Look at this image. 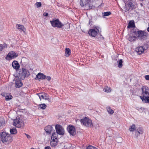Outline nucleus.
<instances>
[{"instance_id": "obj_12", "label": "nucleus", "mask_w": 149, "mask_h": 149, "mask_svg": "<svg viewBox=\"0 0 149 149\" xmlns=\"http://www.w3.org/2000/svg\"><path fill=\"white\" fill-rule=\"evenodd\" d=\"M142 95L143 96H148L149 95V88L145 86H143L142 87Z\"/></svg>"}, {"instance_id": "obj_47", "label": "nucleus", "mask_w": 149, "mask_h": 149, "mask_svg": "<svg viewBox=\"0 0 149 149\" xmlns=\"http://www.w3.org/2000/svg\"><path fill=\"white\" fill-rule=\"evenodd\" d=\"M3 49V47L2 45H0V51L2 50Z\"/></svg>"}, {"instance_id": "obj_35", "label": "nucleus", "mask_w": 149, "mask_h": 149, "mask_svg": "<svg viewBox=\"0 0 149 149\" xmlns=\"http://www.w3.org/2000/svg\"><path fill=\"white\" fill-rule=\"evenodd\" d=\"M107 111L109 113L112 114L113 113H114V111L110 107H109L107 109Z\"/></svg>"}, {"instance_id": "obj_41", "label": "nucleus", "mask_w": 149, "mask_h": 149, "mask_svg": "<svg viewBox=\"0 0 149 149\" xmlns=\"http://www.w3.org/2000/svg\"><path fill=\"white\" fill-rule=\"evenodd\" d=\"M45 95H46V93H44L43 95H41V96H41V98H42V99H44Z\"/></svg>"}, {"instance_id": "obj_33", "label": "nucleus", "mask_w": 149, "mask_h": 149, "mask_svg": "<svg viewBox=\"0 0 149 149\" xmlns=\"http://www.w3.org/2000/svg\"><path fill=\"white\" fill-rule=\"evenodd\" d=\"M111 14V12L110 11L107 12L102 13V16L104 17L109 15Z\"/></svg>"}, {"instance_id": "obj_2", "label": "nucleus", "mask_w": 149, "mask_h": 149, "mask_svg": "<svg viewBox=\"0 0 149 149\" xmlns=\"http://www.w3.org/2000/svg\"><path fill=\"white\" fill-rule=\"evenodd\" d=\"M136 127L134 124H132L130 127L129 130L130 132L135 131V138H138V136L140 134H142L143 132V129L142 127H139L137 129Z\"/></svg>"}, {"instance_id": "obj_27", "label": "nucleus", "mask_w": 149, "mask_h": 149, "mask_svg": "<svg viewBox=\"0 0 149 149\" xmlns=\"http://www.w3.org/2000/svg\"><path fill=\"white\" fill-rule=\"evenodd\" d=\"M58 134L56 133L55 132H54L52 135L51 139H54L56 140H58L57 139L58 138Z\"/></svg>"}, {"instance_id": "obj_29", "label": "nucleus", "mask_w": 149, "mask_h": 149, "mask_svg": "<svg viewBox=\"0 0 149 149\" xmlns=\"http://www.w3.org/2000/svg\"><path fill=\"white\" fill-rule=\"evenodd\" d=\"M5 123V121L3 118L1 117H0V128L3 127Z\"/></svg>"}, {"instance_id": "obj_48", "label": "nucleus", "mask_w": 149, "mask_h": 149, "mask_svg": "<svg viewBox=\"0 0 149 149\" xmlns=\"http://www.w3.org/2000/svg\"><path fill=\"white\" fill-rule=\"evenodd\" d=\"M92 22V21L91 20V19H90L89 20V25H91L92 24H91V23Z\"/></svg>"}, {"instance_id": "obj_6", "label": "nucleus", "mask_w": 149, "mask_h": 149, "mask_svg": "<svg viewBox=\"0 0 149 149\" xmlns=\"http://www.w3.org/2000/svg\"><path fill=\"white\" fill-rule=\"evenodd\" d=\"M0 136L1 140L3 143H5L8 142V143H9L11 142L12 140V138L10 134L5 132L1 133L0 134Z\"/></svg>"}, {"instance_id": "obj_15", "label": "nucleus", "mask_w": 149, "mask_h": 149, "mask_svg": "<svg viewBox=\"0 0 149 149\" xmlns=\"http://www.w3.org/2000/svg\"><path fill=\"white\" fill-rule=\"evenodd\" d=\"M12 66L14 69L16 70L19 69L20 67L19 63L16 61H14L13 62Z\"/></svg>"}, {"instance_id": "obj_11", "label": "nucleus", "mask_w": 149, "mask_h": 149, "mask_svg": "<svg viewBox=\"0 0 149 149\" xmlns=\"http://www.w3.org/2000/svg\"><path fill=\"white\" fill-rule=\"evenodd\" d=\"M18 56L17 54L14 52H11L8 53L6 58V59L10 60L16 58Z\"/></svg>"}, {"instance_id": "obj_1", "label": "nucleus", "mask_w": 149, "mask_h": 149, "mask_svg": "<svg viewBox=\"0 0 149 149\" xmlns=\"http://www.w3.org/2000/svg\"><path fill=\"white\" fill-rule=\"evenodd\" d=\"M133 35H136L138 38L141 41H143L147 39L148 36L147 33L144 31H142L137 29V30H133Z\"/></svg>"}, {"instance_id": "obj_45", "label": "nucleus", "mask_w": 149, "mask_h": 149, "mask_svg": "<svg viewBox=\"0 0 149 149\" xmlns=\"http://www.w3.org/2000/svg\"><path fill=\"white\" fill-rule=\"evenodd\" d=\"M42 94V93H40L37 94V95L39 97V98L40 100H41V96H41V95Z\"/></svg>"}, {"instance_id": "obj_38", "label": "nucleus", "mask_w": 149, "mask_h": 149, "mask_svg": "<svg viewBox=\"0 0 149 149\" xmlns=\"http://www.w3.org/2000/svg\"><path fill=\"white\" fill-rule=\"evenodd\" d=\"M45 79H46L48 81H49L51 79V77L49 76L45 75Z\"/></svg>"}, {"instance_id": "obj_51", "label": "nucleus", "mask_w": 149, "mask_h": 149, "mask_svg": "<svg viewBox=\"0 0 149 149\" xmlns=\"http://www.w3.org/2000/svg\"><path fill=\"white\" fill-rule=\"evenodd\" d=\"M31 149H34L33 148H31Z\"/></svg>"}, {"instance_id": "obj_50", "label": "nucleus", "mask_w": 149, "mask_h": 149, "mask_svg": "<svg viewBox=\"0 0 149 149\" xmlns=\"http://www.w3.org/2000/svg\"><path fill=\"white\" fill-rule=\"evenodd\" d=\"M7 47V45H5V46H4V47Z\"/></svg>"}, {"instance_id": "obj_9", "label": "nucleus", "mask_w": 149, "mask_h": 149, "mask_svg": "<svg viewBox=\"0 0 149 149\" xmlns=\"http://www.w3.org/2000/svg\"><path fill=\"white\" fill-rule=\"evenodd\" d=\"M13 125L18 128L23 127L24 123L23 121H21L19 118L15 119L13 121Z\"/></svg>"}, {"instance_id": "obj_22", "label": "nucleus", "mask_w": 149, "mask_h": 149, "mask_svg": "<svg viewBox=\"0 0 149 149\" xmlns=\"http://www.w3.org/2000/svg\"><path fill=\"white\" fill-rule=\"evenodd\" d=\"M51 141L50 143V145L52 147H55L57 145V141L54 139H51Z\"/></svg>"}, {"instance_id": "obj_18", "label": "nucleus", "mask_w": 149, "mask_h": 149, "mask_svg": "<svg viewBox=\"0 0 149 149\" xmlns=\"http://www.w3.org/2000/svg\"><path fill=\"white\" fill-rule=\"evenodd\" d=\"M15 85L16 88H19L22 86L23 83L20 80H17L15 81Z\"/></svg>"}, {"instance_id": "obj_8", "label": "nucleus", "mask_w": 149, "mask_h": 149, "mask_svg": "<svg viewBox=\"0 0 149 149\" xmlns=\"http://www.w3.org/2000/svg\"><path fill=\"white\" fill-rule=\"evenodd\" d=\"M52 26L54 27H56L60 28H62V23L58 19H53L50 21Z\"/></svg>"}, {"instance_id": "obj_4", "label": "nucleus", "mask_w": 149, "mask_h": 149, "mask_svg": "<svg viewBox=\"0 0 149 149\" xmlns=\"http://www.w3.org/2000/svg\"><path fill=\"white\" fill-rule=\"evenodd\" d=\"M137 7V5L136 2L132 0L130 1L127 5L125 4L124 8L125 12L128 11L129 13L131 10L136 8Z\"/></svg>"}, {"instance_id": "obj_40", "label": "nucleus", "mask_w": 149, "mask_h": 149, "mask_svg": "<svg viewBox=\"0 0 149 149\" xmlns=\"http://www.w3.org/2000/svg\"><path fill=\"white\" fill-rule=\"evenodd\" d=\"M104 38L101 35H100V36L98 38V39L100 40H103Z\"/></svg>"}, {"instance_id": "obj_49", "label": "nucleus", "mask_w": 149, "mask_h": 149, "mask_svg": "<svg viewBox=\"0 0 149 149\" xmlns=\"http://www.w3.org/2000/svg\"><path fill=\"white\" fill-rule=\"evenodd\" d=\"M147 31L149 32V27H148L147 29Z\"/></svg>"}, {"instance_id": "obj_23", "label": "nucleus", "mask_w": 149, "mask_h": 149, "mask_svg": "<svg viewBox=\"0 0 149 149\" xmlns=\"http://www.w3.org/2000/svg\"><path fill=\"white\" fill-rule=\"evenodd\" d=\"M136 35H133V33L132 36H130L129 38V40L130 42H132L133 41H134L136 40Z\"/></svg>"}, {"instance_id": "obj_19", "label": "nucleus", "mask_w": 149, "mask_h": 149, "mask_svg": "<svg viewBox=\"0 0 149 149\" xmlns=\"http://www.w3.org/2000/svg\"><path fill=\"white\" fill-rule=\"evenodd\" d=\"M136 50L138 54H141L144 52V49L143 47L141 46L137 47L136 49Z\"/></svg>"}, {"instance_id": "obj_16", "label": "nucleus", "mask_w": 149, "mask_h": 149, "mask_svg": "<svg viewBox=\"0 0 149 149\" xmlns=\"http://www.w3.org/2000/svg\"><path fill=\"white\" fill-rule=\"evenodd\" d=\"M45 79V75L41 73H38L36 76L35 78L36 79Z\"/></svg>"}, {"instance_id": "obj_37", "label": "nucleus", "mask_w": 149, "mask_h": 149, "mask_svg": "<svg viewBox=\"0 0 149 149\" xmlns=\"http://www.w3.org/2000/svg\"><path fill=\"white\" fill-rule=\"evenodd\" d=\"M86 149H97L95 147H93L91 146H89Z\"/></svg>"}, {"instance_id": "obj_3", "label": "nucleus", "mask_w": 149, "mask_h": 149, "mask_svg": "<svg viewBox=\"0 0 149 149\" xmlns=\"http://www.w3.org/2000/svg\"><path fill=\"white\" fill-rule=\"evenodd\" d=\"M30 75L29 71L25 68H22L19 70L18 78L23 80L26 77H28Z\"/></svg>"}, {"instance_id": "obj_14", "label": "nucleus", "mask_w": 149, "mask_h": 149, "mask_svg": "<svg viewBox=\"0 0 149 149\" xmlns=\"http://www.w3.org/2000/svg\"><path fill=\"white\" fill-rule=\"evenodd\" d=\"M96 29L97 31L95 30L94 29H90L88 32L89 35L92 37H95L97 33V31H99L98 29L96 28Z\"/></svg>"}, {"instance_id": "obj_28", "label": "nucleus", "mask_w": 149, "mask_h": 149, "mask_svg": "<svg viewBox=\"0 0 149 149\" xmlns=\"http://www.w3.org/2000/svg\"><path fill=\"white\" fill-rule=\"evenodd\" d=\"M38 107L39 108H40L43 110L45 109L47 107L46 105L45 104H39L38 105Z\"/></svg>"}, {"instance_id": "obj_32", "label": "nucleus", "mask_w": 149, "mask_h": 149, "mask_svg": "<svg viewBox=\"0 0 149 149\" xmlns=\"http://www.w3.org/2000/svg\"><path fill=\"white\" fill-rule=\"evenodd\" d=\"M118 64V67L119 68H121L122 67L123 61L122 59L119 60L117 61Z\"/></svg>"}, {"instance_id": "obj_24", "label": "nucleus", "mask_w": 149, "mask_h": 149, "mask_svg": "<svg viewBox=\"0 0 149 149\" xmlns=\"http://www.w3.org/2000/svg\"><path fill=\"white\" fill-rule=\"evenodd\" d=\"M17 28L19 30H20L24 32L26 29L24 25L19 24H17L16 25Z\"/></svg>"}, {"instance_id": "obj_44", "label": "nucleus", "mask_w": 149, "mask_h": 149, "mask_svg": "<svg viewBox=\"0 0 149 149\" xmlns=\"http://www.w3.org/2000/svg\"><path fill=\"white\" fill-rule=\"evenodd\" d=\"M25 134L28 139H29L31 138L30 136V135H29L27 134Z\"/></svg>"}, {"instance_id": "obj_17", "label": "nucleus", "mask_w": 149, "mask_h": 149, "mask_svg": "<svg viewBox=\"0 0 149 149\" xmlns=\"http://www.w3.org/2000/svg\"><path fill=\"white\" fill-rule=\"evenodd\" d=\"M53 130V127L50 125L47 126L45 128V130L46 132L49 134H50L51 132Z\"/></svg>"}, {"instance_id": "obj_10", "label": "nucleus", "mask_w": 149, "mask_h": 149, "mask_svg": "<svg viewBox=\"0 0 149 149\" xmlns=\"http://www.w3.org/2000/svg\"><path fill=\"white\" fill-rule=\"evenodd\" d=\"M55 129L56 132L60 135H63L64 134V130L62 126L59 125L57 124L55 125Z\"/></svg>"}, {"instance_id": "obj_25", "label": "nucleus", "mask_w": 149, "mask_h": 149, "mask_svg": "<svg viewBox=\"0 0 149 149\" xmlns=\"http://www.w3.org/2000/svg\"><path fill=\"white\" fill-rule=\"evenodd\" d=\"M135 27V26L134 22V21H130L128 23V26H127V28L130 29Z\"/></svg>"}, {"instance_id": "obj_43", "label": "nucleus", "mask_w": 149, "mask_h": 149, "mask_svg": "<svg viewBox=\"0 0 149 149\" xmlns=\"http://www.w3.org/2000/svg\"><path fill=\"white\" fill-rule=\"evenodd\" d=\"M145 78L146 80H149V75L145 76Z\"/></svg>"}, {"instance_id": "obj_36", "label": "nucleus", "mask_w": 149, "mask_h": 149, "mask_svg": "<svg viewBox=\"0 0 149 149\" xmlns=\"http://www.w3.org/2000/svg\"><path fill=\"white\" fill-rule=\"evenodd\" d=\"M35 5L36 6L37 8L40 7L41 6L42 4L41 2H37L36 3Z\"/></svg>"}, {"instance_id": "obj_30", "label": "nucleus", "mask_w": 149, "mask_h": 149, "mask_svg": "<svg viewBox=\"0 0 149 149\" xmlns=\"http://www.w3.org/2000/svg\"><path fill=\"white\" fill-rule=\"evenodd\" d=\"M10 134H15L17 133V131L16 128H13L10 130Z\"/></svg>"}, {"instance_id": "obj_26", "label": "nucleus", "mask_w": 149, "mask_h": 149, "mask_svg": "<svg viewBox=\"0 0 149 149\" xmlns=\"http://www.w3.org/2000/svg\"><path fill=\"white\" fill-rule=\"evenodd\" d=\"M65 56L67 57L69 56L71 54V50L69 48H66L65 49Z\"/></svg>"}, {"instance_id": "obj_31", "label": "nucleus", "mask_w": 149, "mask_h": 149, "mask_svg": "<svg viewBox=\"0 0 149 149\" xmlns=\"http://www.w3.org/2000/svg\"><path fill=\"white\" fill-rule=\"evenodd\" d=\"M44 99L45 100H47L49 102H52V101L50 97L46 93V95H45Z\"/></svg>"}, {"instance_id": "obj_20", "label": "nucleus", "mask_w": 149, "mask_h": 149, "mask_svg": "<svg viewBox=\"0 0 149 149\" xmlns=\"http://www.w3.org/2000/svg\"><path fill=\"white\" fill-rule=\"evenodd\" d=\"M140 96V99L143 102H145L146 103H149V96Z\"/></svg>"}, {"instance_id": "obj_42", "label": "nucleus", "mask_w": 149, "mask_h": 149, "mask_svg": "<svg viewBox=\"0 0 149 149\" xmlns=\"http://www.w3.org/2000/svg\"><path fill=\"white\" fill-rule=\"evenodd\" d=\"M48 15V13L45 12L43 15V16H44L47 17Z\"/></svg>"}, {"instance_id": "obj_39", "label": "nucleus", "mask_w": 149, "mask_h": 149, "mask_svg": "<svg viewBox=\"0 0 149 149\" xmlns=\"http://www.w3.org/2000/svg\"><path fill=\"white\" fill-rule=\"evenodd\" d=\"M103 91L106 92L108 93L111 92V90L109 89V90H107V88H104Z\"/></svg>"}, {"instance_id": "obj_5", "label": "nucleus", "mask_w": 149, "mask_h": 149, "mask_svg": "<svg viewBox=\"0 0 149 149\" xmlns=\"http://www.w3.org/2000/svg\"><path fill=\"white\" fill-rule=\"evenodd\" d=\"M92 2L90 0H80V4L82 7H83L84 10H87L91 9L92 8Z\"/></svg>"}, {"instance_id": "obj_13", "label": "nucleus", "mask_w": 149, "mask_h": 149, "mask_svg": "<svg viewBox=\"0 0 149 149\" xmlns=\"http://www.w3.org/2000/svg\"><path fill=\"white\" fill-rule=\"evenodd\" d=\"M67 130L70 134L74 136L76 134L75 128L74 126L69 125L67 127Z\"/></svg>"}, {"instance_id": "obj_21", "label": "nucleus", "mask_w": 149, "mask_h": 149, "mask_svg": "<svg viewBox=\"0 0 149 149\" xmlns=\"http://www.w3.org/2000/svg\"><path fill=\"white\" fill-rule=\"evenodd\" d=\"M62 29L64 31H66L70 28V25L69 23L63 24L62 23Z\"/></svg>"}, {"instance_id": "obj_7", "label": "nucleus", "mask_w": 149, "mask_h": 149, "mask_svg": "<svg viewBox=\"0 0 149 149\" xmlns=\"http://www.w3.org/2000/svg\"><path fill=\"white\" fill-rule=\"evenodd\" d=\"M80 121L81 124L86 127H91L93 126L92 120L87 117L81 119Z\"/></svg>"}, {"instance_id": "obj_34", "label": "nucleus", "mask_w": 149, "mask_h": 149, "mask_svg": "<svg viewBox=\"0 0 149 149\" xmlns=\"http://www.w3.org/2000/svg\"><path fill=\"white\" fill-rule=\"evenodd\" d=\"M5 97L6 100V101H8L11 99L13 97L12 95H8L6 96Z\"/></svg>"}, {"instance_id": "obj_46", "label": "nucleus", "mask_w": 149, "mask_h": 149, "mask_svg": "<svg viewBox=\"0 0 149 149\" xmlns=\"http://www.w3.org/2000/svg\"><path fill=\"white\" fill-rule=\"evenodd\" d=\"M45 149H51L50 147L49 146H46L45 148Z\"/></svg>"}]
</instances>
